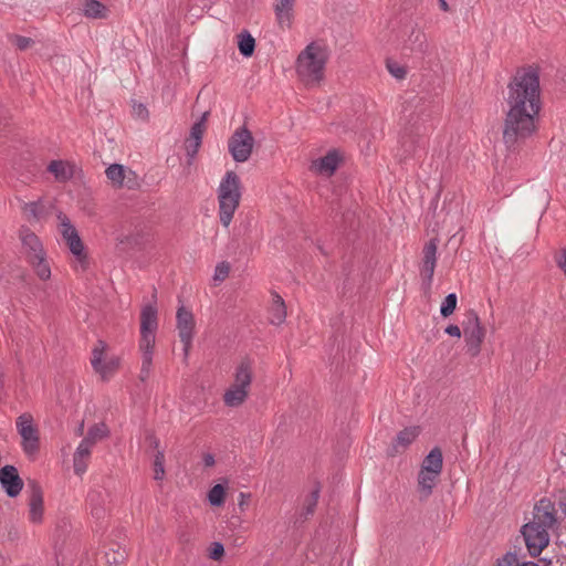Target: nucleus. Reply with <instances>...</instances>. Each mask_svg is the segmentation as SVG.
Here are the masks:
<instances>
[{
    "mask_svg": "<svg viewBox=\"0 0 566 566\" xmlns=\"http://www.w3.org/2000/svg\"><path fill=\"white\" fill-rule=\"evenodd\" d=\"M506 102L503 140L515 148L537 129L542 107L538 73L533 69L517 71L509 84Z\"/></svg>",
    "mask_w": 566,
    "mask_h": 566,
    "instance_id": "obj_1",
    "label": "nucleus"
},
{
    "mask_svg": "<svg viewBox=\"0 0 566 566\" xmlns=\"http://www.w3.org/2000/svg\"><path fill=\"white\" fill-rule=\"evenodd\" d=\"M556 523L554 505L548 500H542L534 507L533 518L522 527V535L527 551L537 556L549 543V530Z\"/></svg>",
    "mask_w": 566,
    "mask_h": 566,
    "instance_id": "obj_2",
    "label": "nucleus"
},
{
    "mask_svg": "<svg viewBox=\"0 0 566 566\" xmlns=\"http://www.w3.org/2000/svg\"><path fill=\"white\" fill-rule=\"evenodd\" d=\"M329 59L327 46L319 42H312L298 54L295 70L303 83L317 85L323 81L325 67Z\"/></svg>",
    "mask_w": 566,
    "mask_h": 566,
    "instance_id": "obj_3",
    "label": "nucleus"
},
{
    "mask_svg": "<svg viewBox=\"0 0 566 566\" xmlns=\"http://www.w3.org/2000/svg\"><path fill=\"white\" fill-rule=\"evenodd\" d=\"M158 329V311L156 305L146 304L140 312L138 350L142 357L140 379L146 380L151 371Z\"/></svg>",
    "mask_w": 566,
    "mask_h": 566,
    "instance_id": "obj_4",
    "label": "nucleus"
},
{
    "mask_svg": "<svg viewBox=\"0 0 566 566\" xmlns=\"http://www.w3.org/2000/svg\"><path fill=\"white\" fill-rule=\"evenodd\" d=\"M242 197L240 177L234 171H227L217 189L219 220L229 228Z\"/></svg>",
    "mask_w": 566,
    "mask_h": 566,
    "instance_id": "obj_5",
    "label": "nucleus"
},
{
    "mask_svg": "<svg viewBox=\"0 0 566 566\" xmlns=\"http://www.w3.org/2000/svg\"><path fill=\"white\" fill-rule=\"evenodd\" d=\"M253 379V363L250 359H242L233 373V381L224 391L223 402L234 408L241 406L248 398Z\"/></svg>",
    "mask_w": 566,
    "mask_h": 566,
    "instance_id": "obj_6",
    "label": "nucleus"
},
{
    "mask_svg": "<svg viewBox=\"0 0 566 566\" xmlns=\"http://www.w3.org/2000/svg\"><path fill=\"white\" fill-rule=\"evenodd\" d=\"M57 220L59 231L74 258L75 270L84 271L87 268L88 260L84 243L78 234V231L65 214L59 213Z\"/></svg>",
    "mask_w": 566,
    "mask_h": 566,
    "instance_id": "obj_7",
    "label": "nucleus"
},
{
    "mask_svg": "<svg viewBox=\"0 0 566 566\" xmlns=\"http://www.w3.org/2000/svg\"><path fill=\"white\" fill-rule=\"evenodd\" d=\"M91 365L102 380L108 381L117 373L120 358L108 349L105 342L98 340L92 349Z\"/></svg>",
    "mask_w": 566,
    "mask_h": 566,
    "instance_id": "obj_8",
    "label": "nucleus"
},
{
    "mask_svg": "<svg viewBox=\"0 0 566 566\" xmlns=\"http://www.w3.org/2000/svg\"><path fill=\"white\" fill-rule=\"evenodd\" d=\"M17 432L21 438V448L28 457H34L40 448V432L33 416L23 412L15 419Z\"/></svg>",
    "mask_w": 566,
    "mask_h": 566,
    "instance_id": "obj_9",
    "label": "nucleus"
},
{
    "mask_svg": "<svg viewBox=\"0 0 566 566\" xmlns=\"http://www.w3.org/2000/svg\"><path fill=\"white\" fill-rule=\"evenodd\" d=\"M463 335L468 353L476 357L481 352V345L485 338V328L474 312L469 314L468 321L463 324Z\"/></svg>",
    "mask_w": 566,
    "mask_h": 566,
    "instance_id": "obj_10",
    "label": "nucleus"
},
{
    "mask_svg": "<svg viewBox=\"0 0 566 566\" xmlns=\"http://www.w3.org/2000/svg\"><path fill=\"white\" fill-rule=\"evenodd\" d=\"M176 327L180 342L184 345V357L187 359L195 336L196 321L192 312L184 305H180L177 310Z\"/></svg>",
    "mask_w": 566,
    "mask_h": 566,
    "instance_id": "obj_11",
    "label": "nucleus"
},
{
    "mask_svg": "<svg viewBox=\"0 0 566 566\" xmlns=\"http://www.w3.org/2000/svg\"><path fill=\"white\" fill-rule=\"evenodd\" d=\"M253 145V136L245 127L237 129L228 142L229 151L237 163H245L250 158Z\"/></svg>",
    "mask_w": 566,
    "mask_h": 566,
    "instance_id": "obj_12",
    "label": "nucleus"
},
{
    "mask_svg": "<svg viewBox=\"0 0 566 566\" xmlns=\"http://www.w3.org/2000/svg\"><path fill=\"white\" fill-rule=\"evenodd\" d=\"M0 483L10 497L18 496L23 488V482L19 476L17 468L13 465H4L0 470Z\"/></svg>",
    "mask_w": 566,
    "mask_h": 566,
    "instance_id": "obj_13",
    "label": "nucleus"
},
{
    "mask_svg": "<svg viewBox=\"0 0 566 566\" xmlns=\"http://www.w3.org/2000/svg\"><path fill=\"white\" fill-rule=\"evenodd\" d=\"M340 157L337 150H329L325 156L314 159L310 169L319 176L331 177L337 169Z\"/></svg>",
    "mask_w": 566,
    "mask_h": 566,
    "instance_id": "obj_14",
    "label": "nucleus"
},
{
    "mask_svg": "<svg viewBox=\"0 0 566 566\" xmlns=\"http://www.w3.org/2000/svg\"><path fill=\"white\" fill-rule=\"evenodd\" d=\"M20 239L28 262L46 254L41 240L29 229H22L20 231Z\"/></svg>",
    "mask_w": 566,
    "mask_h": 566,
    "instance_id": "obj_15",
    "label": "nucleus"
},
{
    "mask_svg": "<svg viewBox=\"0 0 566 566\" xmlns=\"http://www.w3.org/2000/svg\"><path fill=\"white\" fill-rule=\"evenodd\" d=\"M419 433L420 428L417 426L407 427L399 431L392 442L390 454L395 455L406 450L417 439Z\"/></svg>",
    "mask_w": 566,
    "mask_h": 566,
    "instance_id": "obj_16",
    "label": "nucleus"
},
{
    "mask_svg": "<svg viewBox=\"0 0 566 566\" xmlns=\"http://www.w3.org/2000/svg\"><path fill=\"white\" fill-rule=\"evenodd\" d=\"M92 450L93 447L86 444V442L83 441H81L76 447L73 454V469L76 475L82 476L86 472Z\"/></svg>",
    "mask_w": 566,
    "mask_h": 566,
    "instance_id": "obj_17",
    "label": "nucleus"
},
{
    "mask_svg": "<svg viewBox=\"0 0 566 566\" xmlns=\"http://www.w3.org/2000/svg\"><path fill=\"white\" fill-rule=\"evenodd\" d=\"M274 11L281 27H291L294 17V0H276Z\"/></svg>",
    "mask_w": 566,
    "mask_h": 566,
    "instance_id": "obj_18",
    "label": "nucleus"
},
{
    "mask_svg": "<svg viewBox=\"0 0 566 566\" xmlns=\"http://www.w3.org/2000/svg\"><path fill=\"white\" fill-rule=\"evenodd\" d=\"M205 120L206 114L201 117V119L195 123L190 130V137L187 144V154L190 158H193L198 153V149L201 145L202 135L205 132Z\"/></svg>",
    "mask_w": 566,
    "mask_h": 566,
    "instance_id": "obj_19",
    "label": "nucleus"
},
{
    "mask_svg": "<svg viewBox=\"0 0 566 566\" xmlns=\"http://www.w3.org/2000/svg\"><path fill=\"white\" fill-rule=\"evenodd\" d=\"M44 506L43 495L39 489H34L29 502V520L32 523H41L43 520Z\"/></svg>",
    "mask_w": 566,
    "mask_h": 566,
    "instance_id": "obj_20",
    "label": "nucleus"
},
{
    "mask_svg": "<svg viewBox=\"0 0 566 566\" xmlns=\"http://www.w3.org/2000/svg\"><path fill=\"white\" fill-rule=\"evenodd\" d=\"M48 170L54 176L56 181L64 182L73 177L74 166L64 160H52L48 166Z\"/></svg>",
    "mask_w": 566,
    "mask_h": 566,
    "instance_id": "obj_21",
    "label": "nucleus"
},
{
    "mask_svg": "<svg viewBox=\"0 0 566 566\" xmlns=\"http://www.w3.org/2000/svg\"><path fill=\"white\" fill-rule=\"evenodd\" d=\"M82 10L90 19H105L108 15L107 7L97 0H82Z\"/></svg>",
    "mask_w": 566,
    "mask_h": 566,
    "instance_id": "obj_22",
    "label": "nucleus"
},
{
    "mask_svg": "<svg viewBox=\"0 0 566 566\" xmlns=\"http://www.w3.org/2000/svg\"><path fill=\"white\" fill-rule=\"evenodd\" d=\"M109 434V429L104 422L94 423L86 432V436L82 439L83 442L94 448V446L106 439Z\"/></svg>",
    "mask_w": 566,
    "mask_h": 566,
    "instance_id": "obj_23",
    "label": "nucleus"
},
{
    "mask_svg": "<svg viewBox=\"0 0 566 566\" xmlns=\"http://www.w3.org/2000/svg\"><path fill=\"white\" fill-rule=\"evenodd\" d=\"M106 177L111 180V182L115 187H124L125 184V177L126 176H134V171L130 169H127L123 165L113 164L111 165L106 171Z\"/></svg>",
    "mask_w": 566,
    "mask_h": 566,
    "instance_id": "obj_24",
    "label": "nucleus"
},
{
    "mask_svg": "<svg viewBox=\"0 0 566 566\" xmlns=\"http://www.w3.org/2000/svg\"><path fill=\"white\" fill-rule=\"evenodd\" d=\"M270 322L273 325H281L286 318V310L283 298L274 295L270 307Z\"/></svg>",
    "mask_w": 566,
    "mask_h": 566,
    "instance_id": "obj_25",
    "label": "nucleus"
},
{
    "mask_svg": "<svg viewBox=\"0 0 566 566\" xmlns=\"http://www.w3.org/2000/svg\"><path fill=\"white\" fill-rule=\"evenodd\" d=\"M421 470L440 474L442 470V453L438 448L432 449L424 458Z\"/></svg>",
    "mask_w": 566,
    "mask_h": 566,
    "instance_id": "obj_26",
    "label": "nucleus"
},
{
    "mask_svg": "<svg viewBox=\"0 0 566 566\" xmlns=\"http://www.w3.org/2000/svg\"><path fill=\"white\" fill-rule=\"evenodd\" d=\"M29 263L31 264L35 275L41 281H49L51 279L52 271H51V265L46 258V254L43 255L42 258L34 259V260L30 261Z\"/></svg>",
    "mask_w": 566,
    "mask_h": 566,
    "instance_id": "obj_27",
    "label": "nucleus"
},
{
    "mask_svg": "<svg viewBox=\"0 0 566 566\" xmlns=\"http://www.w3.org/2000/svg\"><path fill=\"white\" fill-rule=\"evenodd\" d=\"M440 474H436L426 470H421L418 476V483L421 492L427 496L431 493Z\"/></svg>",
    "mask_w": 566,
    "mask_h": 566,
    "instance_id": "obj_28",
    "label": "nucleus"
},
{
    "mask_svg": "<svg viewBox=\"0 0 566 566\" xmlns=\"http://www.w3.org/2000/svg\"><path fill=\"white\" fill-rule=\"evenodd\" d=\"M238 48L243 56H251L254 52L255 41L250 33L243 32L239 35Z\"/></svg>",
    "mask_w": 566,
    "mask_h": 566,
    "instance_id": "obj_29",
    "label": "nucleus"
},
{
    "mask_svg": "<svg viewBox=\"0 0 566 566\" xmlns=\"http://www.w3.org/2000/svg\"><path fill=\"white\" fill-rule=\"evenodd\" d=\"M208 501L212 506H222L226 501V488L222 484H216L208 492Z\"/></svg>",
    "mask_w": 566,
    "mask_h": 566,
    "instance_id": "obj_30",
    "label": "nucleus"
},
{
    "mask_svg": "<svg viewBox=\"0 0 566 566\" xmlns=\"http://www.w3.org/2000/svg\"><path fill=\"white\" fill-rule=\"evenodd\" d=\"M386 67L396 80H403L407 75L406 66L395 60H387Z\"/></svg>",
    "mask_w": 566,
    "mask_h": 566,
    "instance_id": "obj_31",
    "label": "nucleus"
},
{
    "mask_svg": "<svg viewBox=\"0 0 566 566\" xmlns=\"http://www.w3.org/2000/svg\"><path fill=\"white\" fill-rule=\"evenodd\" d=\"M457 302H458V298L454 293L448 294L440 306L441 315L443 317L450 316L457 307Z\"/></svg>",
    "mask_w": 566,
    "mask_h": 566,
    "instance_id": "obj_32",
    "label": "nucleus"
},
{
    "mask_svg": "<svg viewBox=\"0 0 566 566\" xmlns=\"http://www.w3.org/2000/svg\"><path fill=\"white\" fill-rule=\"evenodd\" d=\"M165 476V455L163 451H158L154 459V479L163 480Z\"/></svg>",
    "mask_w": 566,
    "mask_h": 566,
    "instance_id": "obj_33",
    "label": "nucleus"
},
{
    "mask_svg": "<svg viewBox=\"0 0 566 566\" xmlns=\"http://www.w3.org/2000/svg\"><path fill=\"white\" fill-rule=\"evenodd\" d=\"M126 557L125 549L118 547L116 551L107 552L105 554L106 563L109 565L120 564Z\"/></svg>",
    "mask_w": 566,
    "mask_h": 566,
    "instance_id": "obj_34",
    "label": "nucleus"
},
{
    "mask_svg": "<svg viewBox=\"0 0 566 566\" xmlns=\"http://www.w3.org/2000/svg\"><path fill=\"white\" fill-rule=\"evenodd\" d=\"M230 272V265L227 262H220L217 264L214 269L213 280L216 282H222L224 281Z\"/></svg>",
    "mask_w": 566,
    "mask_h": 566,
    "instance_id": "obj_35",
    "label": "nucleus"
},
{
    "mask_svg": "<svg viewBox=\"0 0 566 566\" xmlns=\"http://www.w3.org/2000/svg\"><path fill=\"white\" fill-rule=\"evenodd\" d=\"M437 242L430 240L423 248V261H437Z\"/></svg>",
    "mask_w": 566,
    "mask_h": 566,
    "instance_id": "obj_36",
    "label": "nucleus"
},
{
    "mask_svg": "<svg viewBox=\"0 0 566 566\" xmlns=\"http://www.w3.org/2000/svg\"><path fill=\"white\" fill-rule=\"evenodd\" d=\"M23 210L27 214L39 218L42 213L43 207L42 203L39 201H32L24 205Z\"/></svg>",
    "mask_w": 566,
    "mask_h": 566,
    "instance_id": "obj_37",
    "label": "nucleus"
},
{
    "mask_svg": "<svg viewBox=\"0 0 566 566\" xmlns=\"http://www.w3.org/2000/svg\"><path fill=\"white\" fill-rule=\"evenodd\" d=\"M132 114L135 118L144 120L148 117V109L142 103H134L132 106Z\"/></svg>",
    "mask_w": 566,
    "mask_h": 566,
    "instance_id": "obj_38",
    "label": "nucleus"
},
{
    "mask_svg": "<svg viewBox=\"0 0 566 566\" xmlns=\"http://www.w3.org/2000/svg\"><path fill=\"white\" fill-rule=\"evenodd\" d=\"M224 554V547L221 543L214 542L209 551V557L213 560H219Z\"/></svg>",
    "mask_w": 566,
    "mask_h": 566,
    "instance_id": "obj_39",
    "label": "nucleus"
},
{
    "mask_svg": "<svg viewBox=\"0 0 566 566\" xmlns=\"http://www.w3.org/2000/svg\"><path fill=\"white\" fill-rule=\"evenodd\" d=\"M436 262L437 261H422L421 272L427 277V280L429 282H431V280L433 277L434 269H436Z\"/></svg>",
    "mask_w": 566,
    "mask_h": 566,
    "instance_id": "obj_40",
    "label": "nucleus"
},
{
    "mask_svg": "<svg viewBox=\"0 0 566 566\" xmlns=\"http://www.w3.org/2000/svg\"><path fill=\"white\" fill-rule=\"evenodd\" d=\"M31 42H32V41H31V39L25 38V36H19V35H17V36L14 38V43H15V45H17L20 50H25V49H28V48L30 46Z\"/></svg>",
    "mask_w": 566,
    "mask_h": 566,
    "instance_id": "obj_41",
    "label": "nucleus"
},
{
    "mask_svg": "<svg viewBox=\"0 0 566 566\" xmlns=\"http://www.w3.org/2000/svg\"><path fill=\"white\" fill-rule=\"evenodd\" d=\"M138 186L137 175L134 172V176H126L124 187L129 189L136 188Z\"/></svg>",
    "mask_w": 566,
    "mask_h": 566,
    "instance_id": "obj_42",
    "label": "nucleus"
},
{
    "mask_svg": "<svg viewBox=\"0 0 566 566\" xmlns=\"http://www.w3.org/2000/svg\"><path fill=\"white\" fill-rule=\"evenodd\" d=\"M444 332L453 337L460 338L461 337V329L458 325H449L446 327Z\"/></svg>",
    "mask_w": 566,
    "mask_h": 566,
    "instance_id": "obj_43",
    "label": "nucleus"
},
{
    "mask_svg": "<svg viewBox=\"0 0 566 566\" xmlns=\"http://www.w3.org/2000/svg\"><path fill=\"white\" fill-rule=\"evenodd\" d=\"M557 263L559 265V268L564 271V273L566 274V249H564L562 252H560V255L558 256L557 259Z\"/></svg>",
    "mask_w": 566,
    "mask_h": 566,
    "instance_id": "obj_44",
    "label": "nucleus"
},
{
    "mask_svg": "<svg viewBox=\"0 0 566 566\" xmlns=\"http://www.w3.org/2000/svg\"><path fill=\"white\" fill-rule=\"evenodd\" d=\"M202 461L206 467H212L214 464V457L210 453H207L203 455Z\"/></svg>",
    "mask_w": 566,
    "mask_h": 566,
    "instance_id": "obj_45",
    "label": "nucleus"
},
{
    "mask_svg": "<svg viewBox=\"0 0 566 566\" xmlns=\"http://www.w3.org/2000/svg\"><path fill=\"white\" fill-rule=\"evenodd\" d=\"M83 430H84V422L82 421V422L78 424L77 429H76V434H77V436H82V434H83Z\"/></svg>",
    "mask_w": 566,
    "mask_h": 566,
    "instance_id": "obj_46",
    "label": "nucleus"
},
{
    "mask_svg": "<svg viewBox=\"0 0 566 566\" xmlns=\"http://www.w3.org/2000/svg\"><path fill=\"white\" fill-rule=\"evenodd\" d=\"M440 6H441V9L443 11H447L448 10V3L446 0H440Z\"/></svg>",
    "mask_w": 566,
    "mask_h": 566,
    "instance_id": "obj_47",
    "label": "nucleus"
},
{
    "mask_svg": "<svg viewBox=\"0 0 566 566\" xmlns=\"http://www.w3.org/2000/svg\"><path fill=\"white\" fill-rule=\"evenodd\" d=\"M240 497H241V501L239 502V506H240V507H243V505H244L245 494H244V493H240Z\"/></svg>",
    "mask_w": 566,
    "mask_h": 566,
    "instance_id": "obj_48",
    "label": "nucleus"
},
{
    "mask_svg": "<svg viewBox=\"0 0 566 566\" xmlns=\"http://www.w3.org/2000/svg\"><path fill=\"white\" fill-rule=\"evenodd\" d=\"M92 513H93L94 515H96V516H99L102 512H101V510H99V509H94V510L92 511Z\"/></svg>",
    "mask_w": 566,
    "mask_h": 566,
    "instance_id": "obj_49",
    "label": "nucleus"
},
{
    "mask_svg": "<svg viewBox=\"0 0 566 566\" xmlns=\"http://www.w3.org/2000/svg\"><path fill=\"white\" fill-rule=\"evenodd\" d=\"M94 501L93 494H90V502L92 503Z\"/></svg>",
    "mask_w": 566,
    "mask_h": 566,
    "instance_id": "obj_50",
    "label": "nucleus"
}]
</instances>
